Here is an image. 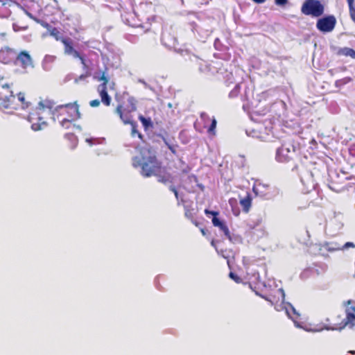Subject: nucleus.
Segmentation results:
<instances>
[{"mask_svg": "<svg viewBox=\"0 0 355 355\" xmlns=\"http://www.w3.org/2000/svg\"><path fill=\"white\" fill-rule=\"evenodd\" d=\"M141 153V157H133L132 166L135 168L141 167V173L144 177L157 175L161 169V163L157 160L155 152L150 149H144Z\"/></svg>", "mask_w": 355, "mask_h": 355, "instance_id": "1", "label": "nucleus"}, {"mask_svg": "<svg viewBox=\"0 0 355 355\" xmlns=\"http://www.w3.org/2000/svg\"><path fill=\"white\" fill-rule=\"evenodd\" d=\"M182 55L184 57H188L189 60L193 62L198 67L199 71L202 73H211L212 74L218 73V67L219 65L218 62H213L212 64H208L207 62L200 59L195 55L190 54L188 51L182 50Z\"/></svg>", "mask_w": 355, "mask_h": 355, "instance_id": "2", "label": "nucleus"}, {"mask_svg": "<svg viewBox=\"0 0 355 355\" xmlns=\"http://www.w3.org/2000/svg\"><path fill=\"white\" fill-rule=\"evenodd\" d=\"M66 107L69 109V113L71 117V120L67 119H63L60 121V125L66 130H69L71 131L70 133H73L75 132H80L82 131V128L79 125H76L72 122V120L79 119L80 117V114L78 111V105L75 103H69L65 105Z\"/></svg>", "mask_w": 355, "mask_h": 355, "instance_id": "3", "label": "nucleus"}, {"mask_svg": "<svg viewBox=\"0 0 355 355\" xmlns=\"http://www.w3.org/2000/svg\"><path fill=\"white\" fill-rule=\"evenodd\" d=\"M216 126V120L214 118H210L205 112L201 113L200 119L194 123L196 131L200 132L206 131L207 133H214Z\"/></svg>", "mask_w": 355, "mask_h": 355, "instance_id": "4", "label": "nucleus"}, {"mask_svg": "<svg viewBox=\"0 0 355 355\" xmlns=\"http://www.w3.org/2000/svg\"><path fill=\"white\" fill-rule=\"evenodd\" d=\"M324 10V6L318 0H306L301 8L303 14L315 17L321 16Z\"/></svg>", "mask_w": 355, "mask_h": 355, "instance_id": "5", "label": "nucleus"}, {"mask_svg": "<svg viewBox=\"0 0 355 355\" xmlns=\"http://www.w3.org/2000/svg\"><path fill=\"white\" fill-rule=\"evenodd\" d=\"M336 24V19L334 15H329L318 20L317 28L323 33H329L334 30Z\"/></svg>", "mask_w": 355, "mask_h": 355, "instance_id": "6", "label": "nucleus"}, {"mask_svg": "<svg viewBox=\"0 0 355 355\" xmlns=\"http://www.w3.org/2000/svg\"><path fill=\"white\" fill-rule=\"evenodd\" d=\"M94 78L98 80H103V83L98 85V92L101 98V101L103 104L108 106L111 103V98L107 92V83L108 82L107 78L105 76V73H103L101 76H94Z\"/></svg>", "mask_w": 355, "mask_h": 355, "instance_id": "7", "label": "nucleus"}, {"mask_svg": "<svg viewBox=\"0 0 355 355\" xmlns=\"http://www.w3.org/2000/svg\"><path fill=\"white\" fill-rule=\"evenodd\" d=\"M19 4L12 0H0V19H8Z\"/></svg>", "mask_w": 355, "mask_h": 355, "instance_id": "8", "label": "nucleus"}, {"mask_svg": "<svg viewBox=\"0 0 355 355\" xmlns=\"http://www.w3.org/2000/svg\"><path fill=\"white\" fill-rule=\"evenodd\" d=\"M116 112L119 115L120 119L125 124H130L132 126V133H139L137 130L136 122L133 121L132 112L128 110H123L122 105H119L116 109Z\"/></svg>", "mask_w": 355, "mask_h": 355, "instance_id": "9", "label": "nucleus"}, {"mask_svg": "<svg viewBox=\"0 0 355 355\" xmlns=\"http://www.w3.org/2000/svg\"><path fill=\"white\" fill-rule=\"evenodd\" d=\"M327 329L340 330L345 327L344 324V316L343 314L336 312L331 318H327Z\"/></svg>", "mask_w": 355, "mask_h": 355, "instance_id": "10", "label": "nucleus"}, {"mask_svg": "<svg viewBox=\"0 0 355 355\" xmlns=\"http://www.w3.org/2000/svg\"><path fill=\"white\" fill-rule=\"evenodd\" d=\"M347 304L345 310L344 324L345 327H353L355 326V302L352 300H348Z\"/></svg>", "mask_w": 355, "mask_h": 355, "instance_id": "11", "label": "nucleus"}, {"mask_svg": "<svg viewBox=\"0 0 355 355\" xmlns=\"http://www.w3.org/2000/svg\"><path fill=\"white\" fill-rule=\"evenodd\" d=\"M293 151L292 152L288 148L282 146L277 150L276 159L279 162L287 163L293 159Z\"/></svg>", "mask_w": 355, "mask_h": 355, "instance_id": "12", "label": "nucleus"}, {"mask_svg": "<svg viewBox=\"0 0 355 355\" xmlns=\"http://www.w3.org/2000/svg\"><path fill=\"white\" fill-rule=\"evenodd\" d=\"M16 58V52L8 47L2 48L0 50V62L8 64Z\"/></svg>", "mask_w": 355, "mask_h": 355, "instance_id": "13", "label": "nucleus"}, {"mask_svg": "<svg viewBox=\"0 0 355 355\" xmlns=\"http://www.w3.org/2000/svg\"><path fill=\"white\" fill-rule=\"evenodd\" d=\"M61 42L64 44L65 54L71 55L74 58L80 57V53L73 48V42L71 38L62 37Z\"/></svg>", "mask_w": 355, "mask_h": 355, "instance_id": "14", "label": "nucleus"}, {"mask_svg": "<svg viewBox=\"0 0 355 355\" xmlns=\"http://www.w3.org/2000/svg\"><path fill=\"white\" fill-rule=\"evenodd\" d=\"M284 105L285 103L282 101L275 102L270 105V107L264 108L262 110L253 111L251 114V119L254 121H256V116H264L265 114H266V113L270 112L272 110V108L284 107Z\"/></svg>", "mask_w": 355, "mask_h": 355, "instance_id": "15", "label": "nucleus"}, {"mask_svg": "<svg viewBox=\"0 0 355 355\" xmlns=\"http://www.w3.org/2000/svg\"><path fill=\"white\" fill-rule=\"evenodd\" d=\"M17 60L21 63L23 68H26L33 65V61L31 55L26 51H21L17 56Z\"/></svg>", "mask_w": 355, "mask_h": 355, "instance_id": "16", "label": "nucleus"}, {"mask_svg": "<svg viewBox=\"0 0 355 355\" xmlns=\"http://www.w3.org/2000/svg\"><path fill=\"white\" fill-rule=\"evenodd\" d=\"M162 139L172 153L176 154L178 144V141H175L173 135H165L164 137H162Z\"/></svg>", "mask_w": 355, "mask_h": 355, "instance_id": "17", "label": "nucleus"}, {"mask_svg": "<svg viewBox=\"0 0 355 355\" xmlns=\"http://www.w3.org/2000/svg\"><path fill=\"white\" fill-rule=\"evenodd\" d=\"M212 223L215 227H218L220 228L221 231L224 233L225 236L230 240L232 241V236L230 234V232L229 231L228 227L227 225L220 221L219 218H218L216 216L213 217L212 218Z\"/></svg>", "mask_w": 355, "mask_h": 355, "instance_id": "18", "label": "nucleus"}, {"mask_svg": "<svg viewBox=\"0 0 355 355\" xmlns=\"http://www.w3.org/2000/svg\"><path fill=\"white\" fill-rule=\"evenodd\" d=\"M139 120L141 121L145 131H149L153 128V120L150 116L143 115L139 116ZM155 121V119H154Z\"/></svg>", "mask_w": 355, "mask_h": 355, "instance_id": "19", "label": "nucleus"}, {"mask_svg": "<svg viewBox=\"0 0 355 355\" xmlns=\"http://www.w3.org/2000/svg\"><path fill=\"white\" fill-rule=\"evenodd\" d=\"M8 92L9 93V95L0 92V101L1 102V105L5 108H8L9 107L8 103L12 102L15 98L12 91L8 90Z\"/></svg>", "mask_w": 355, "mask_h": 355, "instance_id": "20", "label": "nucleus"}, {"mask_svg": "<svg viewBox=\"0 0 355 355\" xmlns=\"http://www.w3.org/2000/svg\"><path fill=\"white\" fill-rule=\"evenodd\" d=\"M55 59L56 57L54 55H46L42 63L43 69L46 71L51 70Z\"/></svg>", "mask_w": 355, "mask_h": 355, "instance_id": "21", "label": "nucleus"}, {"mask_svg": "<svg viewBox=\"0 0 355 355\" xmlns=\"http://www.w3.org/2000/svg\"><path fill=\"white\" fill-rule=\"evenodd\" d=\"M137 100L133 96H128L127 103L122 105V109L132 112L137 110Z\"/></svg>", "mask_w": 355, "mask_h": 355, "instance_id": "22", "label": "nucleus"}, {"mask_svg": "<svg viewBox=\"0 0 355 355\" xmlns=\"http://www.w3.org/2000/svg\"><path fill=\"white\" fill-rule=\"evenodd\" d=\"M240 205L244 212L248 213L252 205V198L250 193H248L246 196L240 199Z\"/></svg>", "mask_w": 355, "mask_h": 355, "instance_id": "23", "label": "nucleus"}, {"mask_svg": "<svg viewBox=\"0 0 355 355\" xmlns=\"http://www.w3.org/2000/svg\"><path fill=\"white\" fill-rule=\"evenodd\" d=\"M47 127V123L40 116L37 118V122L33 123L31 125L33 131L44 130Z\"/></svg>", "mask_w": 355, "mask_h": 355, "instance_id": "24", "label": "nucleus"}, {"mask_svg": "<svg viewBox=\"0 0 355 355\" xmlns=\"http://www.w3.org/2000/svg\"><path fill=\"white\" fill-rule=\"evenodd\" d=\"M322 247L328 252L342 250V248L340 244L336 242H324L322 244Z\"/></svg>", "mask_w": 355, "mask_h": 355, "instance_id": "25", "label": "nucleus"}, {"mask_svg": "<svg viewBox=\"0 0 355 355\" xmlns=\"http://www.w3.org/2000/svg\"><path fill=\"white\" fill-rule=\"evenodd\" d=\"M337 54L349 56L355 59V51L349 47L340 48L337 52Z\"/></svg>", "mask_w": 355, "mask_h": 355, "instance_id": "26", "label": "nucleus"}, {"mask_svg": "<svg viewBox=\"0 0 355 355\" xmlns=\"http://www.w3.org/2000/svg\"><path fill=\"white\" fill-rule=\"evenodd\" d=\"M54 105L53 102L46 100L44 101H40L38 103V106L37 107V110H38V114H40V111L44 110V109L51 110Z\"/></svg>", "mask_w": 355, "mask_h": 355, "instance_id": "27", "label": "nucleus"}, {"mask_svg": "<svg viewBox=\"0 0 355 355\" xmlns=\"http://www.w3.org/2000/svg\"><path fill=\"white\" fill-rule=\"evenodd\" d=\"M157 177L158 182L166 184L168 182H173V178L171 175V174L168 173H165L163 175L158 174L157 173V175H155Z\"/></svg>", "mask_w": 355, "mask_h": 355, "instance_id": "28", "label": "nucleus"}, {"mask_svg": "<svg viewBox=\"0 0 355 355\" xmlns=\"http://www.w3.org/2000/svg\"><path fill=\"white\" fill-rule=\"evenodd\" d=\"M240 84L236 83L234 85V87L231 90V92L229 94V96L230 98H234L238 96L239 92H240Z\"/></svg>", "mask_w": 355, "mask_h": 355, "instance_id": "29", "label": "nucleus"}, {"mask_svg": "<svg viewBox=\"0 0 355 355\" xmlns=\"http://www.w3.org/2000/svg\"><path fill=\"white\" fill-rule=\"evenodd\" d=\"M51 35L55 37V38L57 40H60V41H61V39L63 37L60 36V33L55 28H51Z\"/></svg>", "mask_w": 355, "mask_h": 355, "instance_id": "30", "label": "nucleus"}, {"mask_svg": "<svg viewBox=\"0 0 355 355\" xmlns=\"http://www.w3.org/2000/svg\"><path fill=\"white\" fill-rule=\"evenodd\" d=\"M28 28V25L19 26L17 23L12 24V29L15 32H18L20 31H25Z\"/></svg>", "mask_w": 355, "mask_h": 355, "instance_id": "31", "label": "nucleus"}, {"mask_svg": "<svg viewBox=\"0 0 355 355\" xmlns=\"http://www.w3.org/2000/svg\"><path fill=\"white\" fill-rule=\"evenodd\" d=\"M350 81H352V78H349V77H346V78H344L343 79L336 80V85L337 87H338V86H340V85H345V84L349 83Z\"/></svg>", "mask_w": 355, "mask_h": 355, "instance_id": "32", "label": "nucleus"}, {"mask_svg": "<svg viewBox=\"0 0 355 355\" xmlns=\"http://www.w3.org/2000/svg\"><path fill=\"white\" fill-rule=\"evenodd\" d=\"M229 277L237 284L242 282V279L233 272H230Z\"/></svg>", "mask_w": 355, "mask_h": 355, "instance_id": "33", "label": "nucleus"}, {"mask_svg": "<svg viewBox=\"0 0 355 355\" xmlns=\"http://www.w3.org/2000/svg\"><path fill=\"white\" fill-rule=\"evenodd\" d=\"M185 216L189 219H191L193 224H195L196 226L198 225V222L193 220V214L192 212V210L187 209L185 211Z\"/></svg>", "mask_w": 355, "mask_h": 355, "instance_id": "34", "label": "nucleus"}, {"mask_svg": "<svg viewBox=\"0 0 355 355\" xmlns=\"http://www.w3.org/2000/svg\"><path fill=\"white\" fill-rule=\"evenodd\" d=\"M77 58H79L81 61V63L83 66V69L86 71H89V66L87 65L85 58L80 55V57H78Z\"/></svg>", "mask_w": 355, "mask_h": 355, "instance_id": "35", "label": "nucleus"}, {"mask_svg": "<svg viewBox=\"0 0 355 355\" xmlns=\"http://www.w3.org/2000/svg\"><path fill=\"white\" fill-rule=\"evenodd\" d=\"M35 21L37 23L41 24L43 27L46 28L47 29H49L50 28H51V26L45 21H43L40 19H35Z\"/></svg>", "mask_w": 355, "mask_h": 355, "instance_id": "36", "label": "nucleus"}, {"mask_svg": "<svg viewBox=\"0 0 355 355\" xmlns=\"http://www.w3.org/2000/svg\"><path fill=\"white\" fill-rule=\"evenodd\" d=\"M91 75L90 71H86L85 73L80 75L78 78L76 79V83H78L80 80H83L86 78L89 77Z\"/></svg>", "mask_w": 355, "mask_h": 355, "instance_id": "37", "label": "nucleus"}, {"mask_svg": "<svg viewBox=\"0 0 355 355\" xmlns=\"http://www.w3.org/2000/svg\"><path fill=\"white\" fill-rule=\"evenodd\" d=\"M342 250L349 248H355V245L352 242H347L343 246H341Z\"/></svg>", "mask_w": 355, "mask_h": 355, "instance_id": "38", "label": "nucleus"}, {"mask_svg": "<svg viewBox=\"0 0 355 355\" xmlns=\"http://www.w3.org/2000/svg\"><path fill=\"white\" fill-rule=\"evenodd\" d=\"M89 105L91 107H98L100 105V101L98 99H95V100L91 101L89 102Z\"/></svg>", "mask_w": 355, "mask_h": 355, "instance_id": "39", "label": "nucleus"}, {"mask_svg": "<svg viewBox=\"0 0 355 355\" xmlns=\"http://www.w3.org/2000/svg\"><path fill=\"white\" fill-rule=\"evenodd\" d=\"M205 213L206 215L211 214V215L214 216V217L217 216L218 215V212L215 211H209L208 209H205Z\"/></svg>", "mask_w": 355, "mask_h": 355, "instance_id": "40", "label": "nucleus"}, {"mask_svg": "<svg viewBox=\"0 0 355 355\" xmlns=\"http://www.w3.org/2000/svg\"><path fill=\"white\" fill-rule=\"evenodd\" d=\"M275 1L277 5L283 6L287 3L288 0H275Z\"/></svg>", "mask_w": 355, "mask_h": 355, "instance_id": "41", "label": "nucleus"}, {"mask_svg": "<svg viewBox=\"0 0 355 355\" xmlns=\"http://www.w3.org/2000/svg\"><path fill=\"white\" fill-rule=\"evenodd\" d=\"M349 12L352 20L355 22V8L354 7L349 8Z\"/></svg>", "mask_w": 355, "mask_h": 355, "instance_id": "42", "label": "nucleus"}, {"mask_svg": "<svg viewBox=\"0 0 355 355\" xmlns=\"http://www.w3.org/2000/svg\"><path fill=\"white\" fill-rule=\"evenodd\" d=\"M170 190L174 193L175 198L177 199H178L179 198V195H178V191H177L176 188L173 186H171L170 187Z\"/></svg>", "mask_w": 355, "mask_h": 355, "instance_id": "43", "label": "nucleus"}, {"mask_svg": "<svg viewBox=\"0 0 355 355\" xmlns=\"http://www.w3.org/2000/svg\"><path fill=\"white\" fill-rule=\"evenodd\" d=\"M233 75L232 73H229L228 74H227V79H226V83H227L228 81H230V83H232L233 81Z\"/></svg>", "mask_w": 355, "mask_h": 355, "instance_id": "44", "label": "nucleus"}, {"mask_svg": "<svg viewBox=\"0 0 355 355\" xmlns=\"http://www.w3.org/2000/svg\"><path fill=\"white\" fill-rule=\"evenodd\" d=\"M18 99L19 101H21V103H24L25 102V97H24V94L23 93H19L18 94Z\"/></svg>", "mask_w": 355, "mask_h": 355, "instance_id": "45", "label": "nucleus"}, {"mask_svg": "<svg viewBox=\"0 0 355 355\" xmlns=\"http://www.w3.org/2000/svg\"><path fill=\"white\" fill-rule=\"evenodd\" d=\"M26 14L31 18L33 19L35 21V19H37V17H34L31 12L28 11H25Z\"/></svg>", "mask_w": 355, "mask_h": 355, "instance_id": "46", "label": "nucleus"}, {"mask_svg": "<svg viewBox=\"0 0 355 355\" xmlns=\"http://www.w3.org/2000/svg\"><path fill=\"white\" fill-rule=\"evenodd\" d=\"M310 143L313 145L312 148H316L317 143H316L315 139H311V141H310Z\"/></svg>", "mask_w": 355, "mask_h": 355, "instance_id": "47", "label": "nucleus"}, {"mask_svg": "<svg viewBox=\"0 0 355 355\" xmlns=\"http://www.w3.org/2000/svg\"><path fill=\"white\" fill-rule=\"evenodd\" d=\"M1 87H2L3 89H8H8H9V88H10V87H9V85H8V83L3 84V85H1Z\"/></svg>", "mask_w": 355, "mask_h": 355, "instance_id": "48", "label": "nucleus"}, {"mask_svg": "<svg viewBox=\"0 0 355 355\" xmlns=\"http://www.w3.org/2000/svg\"><path fill=\"white\" fill-rule=\"evenodd\" d=\"M347 1L348 4H349V8L353 7V3H354V0H347Z\"/></svg>", "mask_w": 355, "mask_h": 355, "instance_id": "49", "label": "nucleus"}, {"mask_svg": "<svg viewBox=\"0 0 355 355\" xmlns=\"http://www.w3.org/2000/svg\"><path fill=\"white\" fill-rule=\"evenodd\" d=\"M139 82L142 83L146 87H148V85L144 80H139Z\"/></svg>", "mask_w": 355, "mask_h": 355, "instance_id": "50", "label": "nucleus"}, {"mask_svg": "<svg viewBox=\"0 0 355 355\" xmlns=\"http://www.w3.org/2000/svg\"><path fill=\"white\" fill-rule=\"evenodd\" d=\"M334 69H329V70H328V73H329L331 76H333V75H334Z\"/></svg>", "mask_w": 355, "mask_h": 355, "instance_id": "51", "label": "nucleus"}, {"mask_svg": "<svg viewBox=\"0 0 355 355\" xmlns=\"http://www.w3.org/2000/svg\"><path fill=\"white\" fill-rule=\"evenodd\" d=\"M348 353L351 355H355V351H349Z\"/></svg>", "mask_w": 355, "mask_h": 355, "instance_id": "52", "label": "nucleus"}, {"mask_svg": "<svg viewBox=\"0 0 355 355\" xmlns=\"http://www.w3.org/2000/svg\"><path fill=\"white\" fill-rule=\"evenodd\" d=\"M167 106L169 107V108H172L173 107V105L171 103H168Z\"/></svg>", "mask_w": 355, "mask_h": 355, "instance_id": "53", "label": "nucleus"}, {"mask_svg": "<svg viewBox=\"0 0 355 355\" xmlns=\"http://www.w3.org/2000/svg\"><path fill=\"white\" fill-rule=\"evenodd\" d=\"M138 135V137L141 139H143V135L141 134H139V135Z\"/></svg>", "mask_w": 355, "mask_h": 355, "instance_id": "54", "label": "nucleus"}, {"mask_svg": "<svg viewBox=\"0 0 355 355\" xmlns=\"http://www.w3.org/2000/svg\"><path fill=\"white\" fill-rule=\"evenodd\" d=\"M201 232L202 233L203 235L205 234V230L203 229L201 230Z\"/></svg>", "mask_w": 355, "mask_h": 355, "instance_id": "55", "label": "nucleus"}, {"mask_svg": "<svg viewBox=\"0 0 355 355\" xmlns=\"http://www.w3.org/2000/svg\"><path fill=\"white\" fill-rule=\"evenodd\" d=\"M70 135L73 137V139H76V137H74V136H75V135L71 134V135Z\"/></svg>", "mask_w": 355, "mask_h": 355, "instance_id": "56", "label": "nucleus"}, {"mask_svg": "<svg viewBox=\"0 0 355 355\" xmlns=\"http://www.w3.org/2000/svg\"><path fill=\"white\" fill-rule=\"evenodd\" d=\"M0 35H1V37H3V36L5 35V34H4V33H0Z\"/></svg>", "mask_w": 355, "mask_h": 355, "instance_id": "57", "label": "nucleus"}, {"mask_svg": "<svg viewBox=\"0 0 355 355\" xmlns=\"http://www.w3.org/2000/svg\"><path fill=\"white\" fill-rule=\"evenodd\" d=\"M2 79H3V78H0V80H2Z\"/></svg>", "mask_w": 355, "mask_h": 355, "instance_id": "58", "label": "nucleus"}]
</instances>
